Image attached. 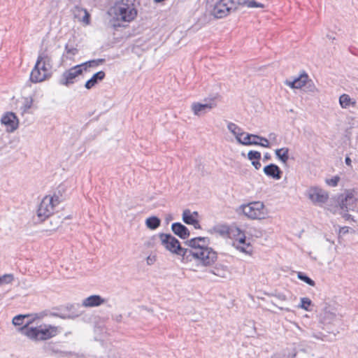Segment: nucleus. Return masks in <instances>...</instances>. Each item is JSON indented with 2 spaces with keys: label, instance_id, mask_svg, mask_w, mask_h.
Wrapping results in <instances>:
<instances>
[{
  "label": "nucleus",
  "instance_id": "nucleus-1",
  "mask_svg": "<svg viewBox=\"0 0 358 358\" xmlns=\"http://www.w3.org/2000/svg\"><path fill=\"white\" fill-rule=\"evenodd\" d=\"M208 237H196L185 242L189 248H183L181 261L183 263L194 262L196 266H208L217 258V252L208 247Z\"/></svg>",
  "mask_w": 358,
  "mask_h": 358
},
{
  "label": "nucleus",
  "instance_id": "nucleus-2",
  "mask_svg": "<svg viewBox=\"0 0 358 358\" xmlns=\"http://www.w3.org/2000/svg\"><path fill=\"white\" fill-rule=\"evenodd\" d=\"M135 0H120L117 1L110 8V13L113 15V27H120L119 22H131L137 15V10L134 4Z\"/></svg>",
  "mask_w": 358,
  "mask_h": 358
},
{
  "label": "nucleus",
  "instance_id": "nucleus-3",
  "mask_svg": "<svg viewBox=\"0 0 358 358\" xmlns=\"http://www.w3.org/2000/svg\"><path fill=\"white\" fill-rule=\"evenodd\" d=\"M30 323V322H27L22 327L19 328V331L31 341H46L55 337L59 333L58 327L50 324L31 327Z\"/></svg>",
  "mask_w": 358,
  "mask_h": 358
},
{
  "label": "nucleus",
  "instance_id": "nucleus-4",
  "mask_svg": "<svg viewBox=\"0 0 358 358\" xmlns=\"http://www.w3.org/2000/svg\"><path fill=\"white\" fill-rule=\"evenodd\" d=\"M245 0H219L214 5L212 15L217 19L223 18L236 10Z\"/></svg>",
  "mask_w": 358,
  "mask_h": 358
},
{
  "label": "nucleus",
  "instance_id": "nucleus-5",
  "mask_svg": "<svg viewBox=\"0 0 358 358\" xmlns=\"http://www.w3.org/2000/svg\"><path fill=\"white\" fill-rule=\"evenodd\" d=\"M59 203V197L55 195L53 196H45L37 210V215L40 220L45 221L47 218L53 215L54 207Z\"/></svg>",
  "mask_w": 358,
  "mask_h": 358
},
{
  "label": "nucleus",
  "instance_id": "nucleus-6",
  "mask_svg": "<svg viewBox=\"0 0 358 358\" xmlns=\"http://www.w3.org/2000/svg\"><path fill=\"white\" fill-rule=\"evenodd\" d=\"M243 213L252 220L264 219L267 215L264 204L261 201H254L241 206Z\"/></svg>",
  "mask_w": 358,
  "mask_h": 358
},
{
  "label": "nucleus",
  "instance_id": "nucleus-7",
  "mask_svg": "<svg viewBox=\"0 0 358 358\" xmlns=\"http://www.w3.org/2000/svg\"><path fill=\"white\" fill-rule=\"evenodd\" d=\"M162 245L173 254L181 256L183 253V248L181 246L179 241L169 234H159Z\"/></svg>",
  "mask_w": 358,
  "mask_h": 358
},
{
  "label": "nucleus",
  "instance_id": "nucleus-8",
  "mask_svg": "<svg viewBox=\"0 0 358 358\" xmlns=\"http://www.w3.org/2000/svg\"><path fill=\"white\" fill-rule=\"evenodd\" d=\"M218 96L205 99L204 103L194 102L191 108L194 115L201 116L215 108L217 105Z\"/></svg>",
  "mask_w": 358,
  "mask_h": 358
},
{
  "label": "nucleus",
  "instance_id": "nucleus-9",
  "mask_svg": "<svg viewBox=\"0 0 358 358\" xmlns=\"http://www.w3.org/2000/svg\"><path fill=\"white\" fill-rule=\"evenodd\" d=\"M358 198L357 192L353 189L347 190L341 195L339 206L345 211L354 210L357 206Z\"/></svg>",
  "mask_w": 358,
  "mask_h": 358
},
{
  "label": "nucleus",
  "instance_id": "nucleus-10",
  "mask_svg": "<svg viewBox=\"0 0 358 358\" xmlns=\"http://www.w3.org/2000/svg\"><path fill=\"white\" fill-rule=\"evenodd\" d=\"M83 71V68H81L80 64L71 67L62 73L59 81V84L69 86V85L74 83L75 78L82 74Z\"/></svg>",
  "mask_w": 358,
  "mask_h": 358
},
{
  "label": "nucleus",
  "instance_id": "nucleus-11",
  "mask_svg": "<svg viewBox=\"0 0 358 358\" xmlns=\"http://www.w3.org/2000/svg\"><path fill=\"white\" fill-rule=\"evenodd\" d=\"M308 196L309 199L315 205H322L326 203L329 199L328 194L319 187H310L308 190Z\"/></svg>",
  "mask_w": 358,
  "mask_h": 358
},
{
  "label": "nucleus",
  "instance_id": "nucleus-12",
  "mask_svg": "<svg viewBox=\"0 0 358 358\" xmlns=\"http://www.w3.org/2000/svg\"><path fill=\"white\" fill-rule=\"evenodd\" d=\"M1 122L7 127L8 131L13 132L18 127V119L15 114L12 112H7L1 117Z\"/></svg>",
  "mask_w": 358,
  "mask_h": 358
},
{
  "label": "nucleus",
  "instance_id": "nucleus-13",
  "mask_svg": "<svg viewBox=\"0 0 358 358\" xmlns=\"http://www.w3.org/2000/svg\"><path fill=\"white\" fill-rule=\"evenodd\" d=\"M107 302V299L102 298L100 295H91L85 298L82 302V306L85 308L97 307Z\"/></svg>",
  "mask_w": 358,
  "mask_h": 358
},
{
  "label": "nucleus",
  "instance_id": "nucleus-14",
  "mask_svg": "<svg viewBox=\"0 0 358 358\" xmlns=\"http://www.w3.org/2000/svg\"><path fill=\"white\" fill-rule=\"evenodd\" d=\"M173 232L182 239H187L189 236V229L180 222H174L171 225Z\"/></svg>",
  "mask_w": 358,
  "mask_h": 358
},
{
  "label": "nucleus",
  "instance_id": "nucleus-15",
  "mask_svg": "<svg viewBox=\"0 0 358 358\" xmlns=\"http://www.w3.org/2000/svg\"><path fill=\"white\" fill-rule=\"evenodd\" d=\"M264 173L275 180H279L282 177V171L274 164H270L264 168Z\"/></svg>",
  "mask_w": 358,
  "mask_h": 358
},
{
  "label": "nucleus",
  "instance_id": "nucleus-16",
  "mask_svg": "<svg viewBox=\"0 0 358 358\" xmlns=\"http://www.w3.org/2000/svg\"><path fill=\"white\" fill-rule=\"evenodd\" d=\"M340 306L334 301L328 299L320 303L319 310L324 313H334L338 310Z\"/></svg>",
  "mask_w": 358,
  "mask_h": 358
},
{
  "label": "nucleus",
  "instance_id": "nucleus-17",
  "mask_svg": "<svg viewBox=\"0 0 358 358\" xmlns=\"http://www.w3.org/2000/svg\"><path fill=\"white\" fill-rule=\"evenodd\" d=\"M44 352L50 355H61L64 353L62 349L61 345L59 343L56 342H48L45 343L43 346Z\"/></svg>",
  "mask_w": 358,
  "mask_h": 358
},
{
  "label": "nucleus",
  "instance_id": "nucleus-18",
  "mask_svg": "<svg viewBox=\"0 0 358 358\" xmlns=\"http://www.w3.org/2000/svg\"><path fill=\"white\" fill-rule=\"evenodd\" d=\"M48 76L45 73H43L40 69V65L36 63L34 68L32 69L30 74V80L32 83H40L45 80Z\"/></svg>",
  "mask_w": 358,
  "mask_h": 358
},
{
  "label": "nucleus",
  "instance_id": "nucleus-19",
  "mask_svg": "<svg viewBox=\"0 0 358 358\" xmlns=\"http://www.w3.org/2000/svg\"><path fill=\"white\" fill-rule=\"evenodd\" d=\"M106 76V73L103 71H100L94 73L90 79H89L85 84V87L87 90L92 89L99 82L102 81Z\"/></svg>",
  "mask_w": 358,
  "mask_h": 358
},
{
  "label": "nucleus",
  "instance_id": "nucleus-20",
  "mask_svg": "<svg viewBox=\"0 0 358 358\" xmlns=\"http://www.w3.org/2000/svg\"><path fill=\"white\" fill-rule=\"evenodd\" d=\"M339 103L343 108H348L350 106L355 107L357 102L350 98L347 94H343L339 97Z\"/></svg>",
  "mask_w": 358,
  "mask_h": 358
},
{
  "label": "nucleus",
  "instance_id": "nucleus-21",
  "mask_svg": "<svg viewBox=\"0 0 358 358\" xmlns=\"http://www.w3.org/2000/svg\"><path fill=\"white\" fill-rule=\"evenodd\" d=\"M210 273L221 278H226L229 273V271L227 266L218 264L210 270Z\"/></svg>",
  "mask_w": 358,
  "mask_h": 358
},
{
  "label": "nucleus",
  "instance_id": "nucleus-22",
  "mask_svg": "<svg viewBox=\"0 0 358 358\" xmlns=\"http://www.w3.org/2000/svg\"><path fill=\"white\" fill-rule=\"evenodd\" d=\"M48 219L50 220V227L47 231H55L62 223V219L58 215H51Z\"/></svg>",
  "mask_w": 358,
  "mask_h": 358
},
{
  "label": "nucleus",
  "instance_id": "nucleus-23",
  "mask_svg": "<svg viewBox=\"0 0 358 358\" xmlns=\"http://www.w3.org/2000/svg\"><path fill=\"white\" fill-rule=\"evenodd\" d=\"M276 157L283 163L286 164L289 159V148H282L275 151Z\"/></svg>",
  "mask_w": 358,
  "mask_h": 358
},
{
  "label": "nucleus",
  "instance_id": "nucleus-24",
  "mask_svg": "<svg viewBox=\"0 0 358 358\" xmlns=\"http://www.w3.org/2000/svg\"><path fill=\"white\" fill-rule=\"evenodd\" d=\"M161 220L156 216L148 217L145 221L147 227L150 229L155 230L160 226Z\"/></svg>",
  "mask_w": 358,
  "mask_h": 358
},
{
  "label": "nucleus",
  "instance_id": "nucleus-25",
  "mask_svg": "<svg viewBox=\"0 0 358 358\" xmlns=\"http://www.w3.org/2000/svg\"><path fill=\"white\" fill-rule=\"evenodd\" d=\"M105 62L104 59H92L86 62H84L80 66H81V68H83V71H86L87 68L90 67H96L98 66L100 64H102Z\"/></svg>",
  "mask_w": 358,
  "mask_h": 358
},
{
  "label": "nucleus",
  "instance_id": "nucleus-26",
  "mask_svg": "<svg viewBox=\"0 0 358 358\" xmlns=\"http://www.w3.org/2000/svg\"><path fill=\"white\" fill-rule=\"evenodd\" d=\"M82 306V303L80 304L78 303H68L66 306H62L60 308H57V310L65 312H78L80 308Z\"/></svg>",
  "mask_w": 358,
  "mask_h": 358
},
{
  "label": "nucleus",
  "instance_id": "nucleus-27",
  "mask_svg": "<svg viewBox=\"0 0 358 358\" xmlns=\"http://www.w3.org/2000/svg\"><path fill=\"white\" fill-rule=\"evenodd\" d=\"M301 308L304 309L306 311L312 312L313 309L312 307L313 306L312 301L307 297H303L301 299V305L299 306Z\"/></svg>",
  "mask_w": 358,
  "mask_h": 358
},
{
  "label": "nucleus",
  "instance_id": "nucleus-28",
  "mask_svg": "<svg viewBox=\"0 0 358 358\" xmlns=\"http://www.w3.org/2000/svg\"><path fill=\"white\" fill-rule=\"evenodd\" d=\"M196 219L193 217V215H192L191 211L189 209H186L182 213V220L183 222L187 224H194V222Z\"/></svg>",
  "mask_w": 358,
  "mask_h": 358
},
{
  "label": "nucleus",
  "instance_id": "nucleus-29",
  "mask_svg": "<svg viewBox=\"0 0 358 358\" xmlns=\"http://www.w3.org/2000/svg\"><path fill=\"white\" fill-rule=\"evenodd\" d=\"M303 90L306 92L314 94L315 92H318L317 88L316 87L315 83L312 80H310L308 78L307 80L306 81V84L304 85Z\"/></svg>",
  "mask_w": 358,
  "mask_h": 358
},
{
  "label": "nucleus",
  "instance_id": "nucleus-30",
  "mask_svg": "<svg viewBox=\"0 0 358 358\" xmlns=\"http://www.w3.org/2000/svg\"><path fill=\"white\" fill-rule=\"evenodd\" d=\"M51 57L47 54L43 52L38 55L36 63L38 65H41V63H44L45 64H48V67H51Z\"/></svg>",
  "mask_w": 358,
  "mask_h": 358
},
{
  "label": "nucleus",
  "instance_id": "nucleus-31",
  "mask_svg": "<svg viewBox=\"0 0 358 358\" xmlns=\"http://www.w3.org/2000/svg\"><path fill=\"white\" fill-rule=\"evenodd\" d=\"M307 79L308 75L306 73H303V74L300 75V76L295 78L294 80L296 81V89H300L303 87H304Z\"/></svg>",
  "mask_w": 358,
  "mask_h": 358
},
{
  "label": "nucleus",
  "instance_id": "nucleus-32",
  "mask_svg": "<svg viewBox=\"0 0 358 358\" xmlns=\"http://www.w3.org/2000/svg\"><path fill=\"white\" fill-rule=\"evenodd\" d=\"M228 129L235 136V135H244L245 133L242 131L241 128H240L238 125L233 122H229L227 125Z\"/></svg>",
  "mask_w": 358,
  "mask_h": 358
},
{
  "label": "nucleus",
  "instance_id": "nucleus-33",
  "mask_svg": "<svg viewBox=\"0 0 358 358\" xmlns=\"http://www.w3.org/2000/svg\"><path fill=\"white\" fill-rule=\"evenodd\" d=\"M319 323L322 325H326L330 324L333 320L332 315H316Z\"/></svg>",
  "mask_w": 358,
  "mask_h": 358
},
{
  "label": "nucleus",
  "instance_id": "nucleus-34",
  "mask_svg": "<svg viewBox=\"0 0 358 358\" xmlns=\"http://www.w3.org/2000/svg\"><path fill=\"white\" fill-rule=\"evenodd\" d=\"M30 315H16V316L13 318L12 322L15 326L22 325L24 324L25 318Z\"/></svg>",
  "mask_w": 358,
  "mask_h": 358
},
{
  "label": "nucleus",
  "instance_id": "nucleus-35",
  "mask_svg": "<svg viewBox=\"0 0 358 358\" xmlns=\"http://www.w3.org/2000/svg\"><path fill=\"white\" fill-rule=\"evenodd\" d=\"M255 136H257V135L247 134L244 138L242 139L241 144L244 145H257V141H251L252 138L256 139Z\"/></svg>",
  "mask_w": 358,
  "mask_h": 358
},
{
  "label": "nucleus",
  "instance_id": "nucleus-36",
  "mask_svg": "<svg viewBox=\"0 0 358 358\" xmlns=\"http://www.w3.org/2000/svg\"><path fill=\"white\" fill-rule=\"evenodd\" d=\"M213 229L216 233L222 236H226L229 234V228L227 225L216 226Z\"/></svg>",
  "mask_w": 358,
  "mask_h": 358
},
{
  "label": "nucleus",
  "instance_id": "nucleus-37",
  "mask_svg": "<svg viewBox=\"0 0 358 358\" xmlns=\"http://www.w3.org/2000/svg\"><path fill=\"white\" fill-rule=\"evenodd\" d=\"M297 277L299 279H300L301 280L305 282L306 283H307L308 285H309L310 286H315V282L314 280H313L311 278H310L308 275H306L305 273H302V272H299L298 274H297Z\"/></svg>",
  "mask_w": 358,
  "mask_h": 358
},
{
  "label": "nucleus",
  "instance_id": "nucleus-38",
  "mask_svg": "<svg viewBox=\"0 0 358 358\" xmlns=\"http://www.w3.org/2000/svg\"><path fill=\"white\" fill-rule=\"evenodd\" d=\"M33 103V99L31 97H27L24 99V101L23 105L21 107L22 113H27L28 110H29Z\"/></svg>",
  "mask_w": 358,
  "mask_h": 358
},
{
  "label": "nucleus",
  "instance_id": "nucleus-39",
  "mask_svg": "<svg viewBox=\"0 0 358 358\" xmlns=\"http://www.w3.org/2000/svg\"><path fill=\"white\" fill-rule=\"evenodd\" d=\"M14 280L13 274H4L0 276V285L11 283Z\"/></svg>",
  "mask_w": 358,
  "mask_h": 358
},
{
  "label": "nucleus",
  "instance_id": "nucleus-40",
  "mask_svg": "<svg viewBox=\"0 0 358 358\" xmlns=\"http://www.w3.org/2000/svg\"><path fill=\"white\" fill-rule=\"evenodd\" d=\"M248 158L252 162L261 159V153L258 151L250 150L248 153Z\"/></svg>",
  "mask_w": 358,
  "mask_h": 358
},
{
  "label": "nucleus",
  "instance_id": "nucleus-41",
  "mask_svg": "<svg viewBox=\"0 0 358 358\" xmlns=\"http://www.w3.org/2000/svg\"><path fill=\"white\" fill-rule=\"evenodd\" d=\"M65 51L66 54L74 56L78 54V49L76 47L71 45L69 43L65 45Z\"/></svg>",
  "mask_w": 358,
  "mask_h": 358
},
{
  "label": "nucleus",
  "instance_id": "nucleus-42",
  "mask_svg": "<svg viewBox=\"0 0 358 358\" xmlns=\"http://www.w3.org/2000/svg\"><path fill=\"white\" fill-rule=\"evenodd\" d=\"M255 137L256 138V139H257L260 141V142L257 141V145H260L264 148H270V143L267 138L260 136H258V135H257V136H255Z\"/></svg>",
  "mask_w": 358,
  "mask_h": 358
},
{
  "label": "nucleus",
  "instance_id": "nucleus-43",
  "mask_svg": "<svg viewBox=\"0 0 358 358\" xmlns=\"http://www.w3.org/2000/svg\"><path fill=\"white\" fill-rule=\"evenodd\" d=\"M241 5H246L249 8H264V4L253 0H245V3H241Z\"/></svg>",
  "mask_w": 358,
  "mask_h": 358
},
{
  "label": "nucleus",
  "instance_id": "nucleus-44",
  "mask_svg": "<svg viewBox=\"0 0 358 358\" xmlns=\"http://www.w3.org/2000/svg\"><path fill=\"white\" fill-rule=\"evenodd\" d=\"M339 180H340V177L338 176H336L330 179H327L326 180V182L329 185H330L331 187H336L338 185Z\"/></svg>",
  "mask_w": 358,
  "mask_h": 358
},
{
  "label": "nucleus",
  "instance_id": "nucleus-45",
  "mask_svg": "<svg viewBox=\"0 0 358 358\" xmlns=\"http://www.w3.org/2000/svg\"><path fill=\"white\" fill-rule=\"evenodd\" d=\"M83 10L85 13V15L83 16L82 21L84 23H85L86 24H89L90 20V15L89 14V13L87 11L86 9H83Z\"/></svg>",
  "mask_w": 358,
  "mask_h": 358
},
{
  "label": "nucleus",
  "instance_id": "nucleus-46",
  "mask_svg": "<svg viewBox=\"0 0 358 358\" xmlns=\"http://www.w3.org/2000/svg\"><path fill=\"white\" fill-rule=\"evenodd\" d=\"M50 69L51 67H48V64H45L44 63H41V64L40 65V69L43 73H45L47 76L48 71Z\"/></svg>",
  "mask_w": 358,
  "mask_h": 358
},
{
  "label": "nucleus",
  "instance_id": "nucleus-47",
  "mask_svg": "<svg viewBox=\"0 0 358 358\" xmlns=\"http://www.w3.org/2000/svg\"><path fill=\"white\" fill-rule=\"evenodd\" d=\"M156 262L155 256H148L146 258V262L148 265H152Z\"/></svg>",
  "mask_w": 358,
  "mask_h": 358
},
{
  "label": "nucleus",
  "instance_id": "nucleus-48",
  "mask_svg": "<svg viewBox=\"0 0 358 358\" xmlns=\"http://www.w3.org/2000/svg\"><path fill=\"white\" fill-rule=\"evenodd\" d=\"M349 231V227H341L339 230V234L345 235V234L348 233Z\"/></svg>",
  "mask_w": 358,
  "mask_h": 358
},
{
  "label": "nucleus",
  "instance_id": "nucleus-49",
  "mask_svg": "<svg viewBox=\"0 0 358 358\" xmlns=\"http://www.w3.org/2000/svg\"><path fill=\"white\" fill-rule=\"evenodd\" d=\"M285 84L289 86L291 88L296 89V81L294 80L293 81H286Z\"/></svg>",
  "mask_w": 358,
  "mask_h": 358
},
{
  "label": "nucleus",
  "instance_id": "nucleus-50",
  "mask_svg": "<svg viewBox=\"0 0 358 358\" xmlns=\"http://www.w3.org/2000/svg\"><path fill=\"white\" fill-rule=\"evenodd\" d=\"M252 166L255 168V169L258 170L261 167V163L259 162V160L253 161L252 162Z\"/></svg>",
  "mask_w": 358,
  "mask_h": 358
},
{
  "label": "nucleus",
  "instance_id": "nucleus-51",
  "mask_svg": "<svg viewBox=\"0 0 358 358\" xmlns=\"http://www.w3.org/2000/svg\"><path fill=\"white\" fill-rule=\"evenodd\" d=\"M268 138L271 141L275 142L277 141V135L275 133H271L268 135Z\"/></svg>",
  "mask_w": 358,
  "mask_h": 358
},
{
  "label": "nucleus",
  "instance_id": "nucleus-52",
  "mask_svg": "<svg viewBox=\"0 0 358 358\" xmlns=\"http://www.w3.org/2000/svg\"><path fill=\"white\" fill-rule=\"evenodd\" d=\"M104 304H106V305H107V306H108V308H113V307H115V304H116V303H115V301H112L109 302V301H108V299H107V302H106V303H105Z\"/></svg>",
  "mask_w": 358,
  "mask_h": 358
},
{
  "label": "nucleus",
  "instance_id": "nucleus-53",
  "mask_svg": "<svg viewBox=\"0 0 358 358\" xmlns=\"http://www.w3.org/2000/svg\"><path fill=\"white\" fill-rule=\"evenodd\" d=\"M192 225H193L195 229H201V225L197 220H196Z\"/></svg>",
  "mask_w": 358,
  "mask_h": 358
},
{
  "label": "nucleus",
  "instance_id": "nucleus-54",
  "mask_svg": "<svg viewBox=\"0 0 358 358\" xmlns=\"http://www.w3.org/2000/svg\"><path fill=\"white\" fill-rule=\"evenodd\" d=\"M240 243L245 244V236L244 234H242V236H241L238 239Z\"/></svg>",
  "mask_w": 358,
  "mask_h": 358
},
{
  "label": "nucleus",
  "instance_id": "nucleus-55",
  "mask_svg": "<svg viewBox=\"0 0 358 358\" xmlns=\"http://www.w3.org/2000/svg\"><path fill=\"white\" fill-rule=\"evenodd\" d=\"M78 315H66V316H61V317L63 319H66V318L74 319Z\"/></svg>",
  "mask_w": 358,
  "mask_h": 358
},
{
  "label": "nucleus",
  "instance_id": "nucleus-56",
  "mask_svg": "<svg viewBox=\"0 0 358 358\" xmlns=\"http://www.w3.org/2000/svg\"><path fill=\"white\" fill-rule=\"evenodd\" d=\"M343 217L345 220H351V219H352V216H351V215H350V214H348V213H343Z\"/></svg>",
  "mask_w": 358,
  "mask_h": 358
},
{
  "label": "nucleus",
  "instance_id": "nucleus-57",
  "mask_svg": "<svg viewBox=\"0 0 358 358\" xmlns=\"http://www.w3.org/2000/svg\"><path fill=\"white\" fill-rule=\"evenodd\" d=\"M345 164L348 166H351V159L349 157H345Z\"/></svg>",
  "mask_w": 358,
  "mask_h": 358
},
{
  "label": "nucleus",
  "instance_id": "nucleus-58",
  "mask_svg": "<svg viewBox=\"0 0 358 358\" xmlns=\"http://www.w3.org/2000/svg\"><path fill=\"white\" fill-rule=\"evenodd\" d=\"M271 159V155L268 152H266L264 155V161H266Z\"/></svg>",
  "mask_w": 358,
  "mask_h": 358
},
{
  "label": "nucleus",
  "instance_id": "nucleus-59",
  "mask_svg": "<svg viewBox=\"0 0 358 358\" xmlns=\"http://www.w3.org/2000/svg\"><path fill=\"white\" fill-rule=\"evenodd\" d=\"M243 136V135H238V134H237V135H235V137H236V141H237L240 144H241V143H242V138H241V136Z\"/></svg>",
  "mask_w": 358,
  "mask_h": 358
},
{
  "label": "nucleus",
  "instance_id": "nucleus-60",
  "mask_svg": "<svg viewBox=\"0 0 358 358\" xmlns=\"http://www.w3.org/2000/svg\"><path fill=\"white\" fill-rule=\"evenodd\" d=\"M237 249L243 252L248 253V252L245 250V249L243 246H237Z\"/></svg>",
  "mask_w": 358,
  "mask_h": 358
},
{
  "label": "nucleus",
  "instance_id": "nucleus-61",
  "mask_svg": "<svg viewBox=\"0 0 358 358\" xmlns=\"http://www.w3.org/2000/svg\"><path fill=\"white\" fill-rule=\"evenodd\" d=\"M192 215H193V217H194L196 219L199 216V213L196 211H194L193 213H192Z\"/></svg>",
  "mask_w": 358,
  "mask_h": 358
},
{
  "label": "nucleus",
  "instance_id": "nucleus-62",
  "mask_svg": "<svg viewBox=\"0 0 358 358\" xmlns=\"http://www.w3.org/2000/svg\"><path fill=\"white\" fill-rule=\"evenodd\" d=\"M121 317H122V315H118L117 316L116 320H117V321H120Z\"/></svg>",
  "mask_w": 358,
  "mask_h": 358
},
{
  "label": "nucleus",
  "instance_id": "nucleus-63",
  "mask_svg": "<svg viewBox=\"0 0 358 358\" xmlns=\"http://www.w3.org/2000/svg\"><path fill=\"white\" fill-rule=\"evenodd\" d=\"M304 318L308 319V314H306V315H304Z\"/></svg>",
  "mask_w": 358,
  "mask_h": 358
},
{
  "label": "nucleus",
  "instance_id": "nucleus-64",
  "mask_svg": "<svg viewBox=\"0 0 358 358\" xmlns=\"http://www.w3.org/2000/svg\"><path fill=\"white\" fill-rule=\"evenodd\" d=\"M259 141V140H257V139H254V138H252V139H251V141Z\"/></svg>",
  "mask_w": 358,
  "mask_h": 358
}]
</instances>
